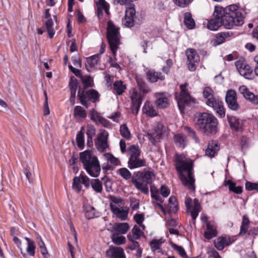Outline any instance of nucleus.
I'll return each mask as SVG.
<instances>
[{"instance_id": "obj_55", "label": "nucleus", "mask_w": 258, "mask_h": 258, "mask_svg": "<svg viewBox=\"0 0 258 258\" xmlns=\"http://www.w3.org/2000/svg\"><path fill=\"white\" fill-rule=\"evenodd\" d=\"M172 247L173 248L174 250L177 251L181 256L183 258L187 257L186 253L182 247L178 246L176 244L172 243Z\"/></svg>"}, {"instance_id": "obj_46", "label": "nucleus", "mask_w": 258, "mask_h": 258, "mask_svg": "<svg viewBox=\"0 0 258 258\" xmlns=\"http://www.w3.org/2000/svg\"><path fill=\"white\" fill-rule=\"evenodd\" d=\"M120 133L121 135L127 140L131 138V134L126 124H122L120 127Z\"/></svg>"}, {"instance_id": "obj_6", "label": "nucleus", "mask_w": 258, "mask_h": 258, "mask_svg": "<svg viewBox=\"0 0 258 258\" xmlns=\"http://www.w3.org/2000/svg\"><path fill=\"white\" fill-rule=\"evenodd\" d=\"M155 178V174L151 171L138 172L134 175L132 182L135 187L144 194L149 193L148 184H151Z\"/></svg>"}, {"instance_id": "obj_39", "label": "nucleus", "mask_w": 258, "mask_h": 258, "mask_svg": "<svg viewBox=\"0 0 258 258\" xmlns=\"http://www.w3.org/2000/svg\"><path fill=\"white\" fill-rule=\"evenodd\" d=\"M231 33L229 32H221L217 34L216 36L215 42L217 44H221L224 43L226 39L229 38Z\"/></svg>"}, {"instance_id": "obj_63", "label": "nucleus", "mask_w": 258, "mask_h": 258, "mask_svg": "<svg viewBox=\"0 0 258 258\" xmlns=\"http://www.w3.org/2000/svg\"><path fill=\"white\" fill-rule=\"evenodd\" d=\"M208 253L211 258H221L219 253L214 248L209 249Z\"/></svg>"}, {"instance_id": "obj_35", "label": "nucleus", "mask_w": 258, "mask_h": 258, "mask_svg": "<svg viewBox=\"0 0 258 258\" xmlns=\"http://www.w3.org/2000/svg\"><path fill=\"white\" fill-rule=\"evenodd\" d=\"M164 240L162 239L152 240L150 243L152 250L153 251L157 250L158 252H162L161 246Z\"/></svg>"}, {"instance_id": "obj_4", "label": "nucleus", "mask_w": 258, "mask_h": 258, "mask_svg": "<svg viewBox=\"0 0 258 258\" xmlns=\"http://www.w3.org/2000/svg\"><path fill=\"white\" fill-rule=\"evenodd\" d=\"M196 125L199 130L207 135H213L217 132V119L212 114L204 112L196 116Z\"/></svg>"}, {"instance_id": "obj_45", "label": "nucleus", "mask_w": 258, "mask_h": 258, "mask_svg": "<svg viewBox=\"0 0 258 258\" xmlns=\"http://www.w3.org/2000/svg\"><path fill=\"white\" fill-rule=\"evenodd\" d=\"M103 156L108 162H110L114 166H117L119 163V160L110 153H105Z\"/></svg>"}, {"instance_id": "obj_57", "label": "nucleus", "mask_w": 258, "mask_h": 258, "mask_svg": "<svg viewBox=\"0 0 258 258\" xmlns=\"http://www.w3.org/2000/svg\"><path fill=\"white\" fill-rule=\"evenodd\" d=\"M185 130L186 132L188 133V136L192 138L196 143H199V139L197 137L195 132L190 127L186 126L185 127Z\"/></svg>"}, {"instance_id": "obj_53", "label": "nucleus", "mask_w": 258, "mask_h": 258, "mask_svg": "<svg viewBox=\"0 0 258 258\" xmlns=\"http://www.w3.org/2000/svg\"><path fill=\"white\" fill-rule=\"evenodd\" d=\"M85 215L87 219L93 218L95 216V209L90 206L87 207L85 210Z\"/></svg>"}, {"instance_id": "obj_54", "label": "nucleus", "mask_w": 258, "mask_h": 258, "mask_svg": "<svg viewBox=\"0 0 258 258\" xmlns=\"http://www.w3.org/2000/svg\"><path fill=\"white\" fill-rule=\"evenodd\" d=\"M127 237L128 239L131 242V244L128 246V248L131 250L138 249L139 247V243L135 240V239L132 238V236L130 234L127 235Z\"/></svg>"}, {"instance_id": "obj_12", "label": "nucleus", "mask_w": 258, "mask_h": 258, "mask_svg": "<svg viewBox=\"0 0 258 258\" xmlns=\"http://www.w3.org/2000/svg\"><path fill=\"white\" fill-rule=\"evenodd\" d=\"M108 133L103 130L98 134L95 142L97 150L100 152H104L109 147L107 142Z\"/></svg>"}, {"instance_id": "obj_42", "label": "nucleus", "mask_w": 258, "mask_h": 258, "mask_svg": "<svg viewBox=\"0 0 258 258\" xmlns=\"http://www.w3.org/2000/svg\"><path fill=\"white\" fill-rule=\"evenodd\" d=\"M116 172L125 180L132 179L131 172L126 168H121L118 169Z\"/></svg>"}, {"instance_id": "obj_2", "label": "nucleus", "mask_w": 258, "mask_h": 258, "mask_svg": "<svg viewBox=\"0 0 258 258\" xmlns=\"http://www.w3.org/2000/svg\"><path fill=\"white\" fill-rule=\"evenodd\" d=\"M193 162L185 157H179L176 160V169L182 184L188 189H195V179L192 173Z\"/></svg>"}, {"instance_id": "obj_17", "label": "nucleus", "mask_w": 258, "mask_h": 258, "mask_svg": "<svg viewBox=\"0 0 258 258\" xmlns=\"http://www.w3.org/2000/svg\"><path fill=\"white\" fill-rule=\"evenodd\" d=\"M136 10L133 4L130 5L125 11V18L123 21L124 25L127 27H133L135 25Z\"/></svg>"}, {"instance_id": "obj_33", "label": "nucleus", "mask_w": 258, "mask_h": 258, "mask_svg": "<svg viewBox=\"0 0 258 258\" xmlns=\"http://www.w3.org/2000/svg\"><path fill=\"white\" fill-rule=\"evenodd\" d=\"M184 23L188 29H192L195 26V22L190 13L186 12L184 15Z\"/></svg>"}, {"instance_id": "obj_64", "label": "nucleus", "mask_w": 258, "mask_h": 258, "mask_svg": "<svg viewBox=\"0 0 258 258\" xmlns=\"http://www.w3.org/2000/svg\"><path fill=\"white\" fill-rule=\"evenodd\" d=\"M134 219L138 224H141L144 220V215L143 214H136Z\"/></svg>"}, {"instance_id": "obj_52", "label": "nucleus", "mask_w": 258, "mask_h": 258, "mask_svg": "<svg viewBox=\"0 0 258 258\" xmlns=\"http://www.w3.org/2000/svg\"><path fill=\"white\" fill-rule=\"evenodd\" d=\"M90 118L96 124H98V122L100 120V118L102 116L94 109H92L90 111Z\"/></svg>"}, {"instance_id": "obj_51", "label": "nucleus", "mask_w": 258, "mask_h": 258, "mask_svg": "<svg viewBox=\"0 0 258 258\" xmlns=\"http://www.w3.org/2000/svg\"><path fill=\"white\" fill-rule=\"evenodd\" d=\"M150 191L152 198L157 201H160V202H162L159 192L155 186H151Z\"/></svg>"}, {"instance_id": "obj_26", "label": "nucleus", "mask_w": 258, "mask_h": 258, "mask_svg": "<svg viewBox=\"0 0 258 258\" xmlns=\"http://www.w3.org/2000/svg\"><path fill=\"white\" fill-rule=\"evenodd\" d=\"M207 229L204 232V236L208 239H210L213 237L216 236L217 230L216 226L214 223H212L207 221Z\"/></svg>"}, {"instance_id": "obj_11", "label": "nucleus", "mask_w": 258, "mask_h": 258, "mask_svg": "<svg viewBox=\"0 0 258 258\" xmlns=\"http://www.w3.org/2000/svg\"><path fill=\"white\" fill-rule=\"evenodd\" d=\"M185 204L187 212H190L192 219L195 221L199 215L201 210V205L198 199H195L193 203L191 198H187L185 200Z\"/></svg>"}, {"instance_id": "obj_58", "label": "nucleus", "mask_w": 258, "mask_h": 258, "mask_svg": "<svg viewBox=\"0 0 258 258\" xmlns=\"http://www.w3.org/2000/svg\"><path fill=\"white\" fill-rule=\"evenodd\" d=\"M122 202V199L119 197H111L110 206L111 210H112V206L118 207L117 205Z\"/></svg>"}, {"instance_id": "obj_8", "label": "nucleus", "mask_w": 258, "mask_h": 258, "mask_svg": "<svg viewBox=\"0 0 258 258\" xmlns=\"http://www.w3.org/2000/svg\"><path fill=\"white\" fill-rule=\"evenodd\" d=\"M107 38L110 50L113 55L115 56L118 49L120 36L119 29L116 27L111 21L107 23Z\"/></svg>"}, {"instance_id": "obj_24", "label": "nucleus", "mask_w": 258, "mask_h": 258, "mask_svg": "<svg viewBox=\"0 0 258 258\" xmlns=\"http://www.w3.org/2000/svg\"><path fill=\"white\" fill-rule=\"evenodd\" d=\"M130 228L127 223H115L111 227V232L118 234H125Z\"/></svg>"}, {"instance_id": "obj_7", "label": "nucleus", "mask_w": 258, "mask_h": 258, "mask_svg": "<svg viewBox=\"0 0 258 258\" xmlns=\"http://www.w3.org/2000/svg\"><path fill=\"white\" fill-rule=\"evenodd\" d=\"M203 96L207 99V105L212 107L217 115L221 117L225 116V112L222 102L214 97L213 91L210 87L204 88Z\"/></svg>"}, {"instance_id": "obj_48", "label": "nucleus", "mask_w": 258, "mask_h": 258, "mask_svg": "<svg viewBox=\"0 0 258 258\" xmlns=\"http://www.w3.org/2000/svg\"><path fill=\"white\" fill-rule=\"evenodd\" d=\"M81 182V180L80 177L76 176L74 178L72 188L77 192H80L81 190L82 185Z\"/></svg>"}, {"instance_id": "obj_40", "label": "nucleus", "mask_w": 258, "mask_h": 258, "mask_svg": "<svg viewBox=\"0 0 258 258\" xmlns=\"http://www.w3.org/2000/svg\"><path fill=\"white\" fill-rule=\"evenodd\" d=\"M25 239L27 242V247L26 248L27 253L32 256H34L35 253V249L36 246L34 241L28 237H25Z\"/></svg>"}, {"instance_id": "obj_60", "label": "nucleus", "mask_w": 258, "mask_h": 258, "mask_svg": "<svg viewBox=\"0 0 258 258\" xmlns=\"http://www.w3.org/2000/svg\"><path fill=\"white\" fill-rule=\"evenodd\" d=\"M79 177L80 178L82 183L85 187L88 188L90 186L91 181L88 176L81 173Z\"/></svg>"}, {"instance_id": "obj_61", "label": "nucleus", "mask_w": 258, "mask_h": 258, "mask_svg": "<svg viewBox=\"0 0 258 258\" xmlns=\"http://www.w3.org/2000/svg\"><path fill=\"white\" fill-rule=\"evenodd\" d=\"M174 3L182 8L186 7L190 2V0H173Z\"/></svg>"}, {"instance_id": "obj_56", "label": "nucleus", "mask_w": 258, "mask_h": 258, "mask_svg": "<svg viewBox=\"0 0 258 258\" xmlns=\"http://www.w3.org/2000/svg\"><path fill=\"white\" fill-rule=\"evenodd\" d=\"M102 179L104 181V184L106 191L109 192L112 191V181L108 178H103Z\"/></svg>"}, {"instance_id": "obj_10", "label": "nucleus", "mask_w": 258, "mask_h": 258, "mask_svg": "<svg viewBox=\"0 0 258 258\" xmlns=\"http://www.w3.org/2000/svg\"><path fill=\"white\" fill-rule=\"evenodd\" d=\"M78 97L81 104L87 108L88 104L87 99L93 103H95L99 101L100 94L94 89H91L86 91L79 90Z\"/></svg>"}, {"instance_id": "obj_27", "label": "nucleus", "mask_w": 258, "mask_h": 258, "mask_svg": "<svg viewBox=\"0 0 258 258\" xmlns=\"http://www.w3.org/2000/svg\"><path fill=\"white\" fill-rule=\"evenodd\" d=\"M111 211L121 220H125L127 218L128 211L124 210L122 207L112 206Z\"/></svg>"}, {"instance_id": "obj_59", "label": "nucleus", "mask_w": 258, "mask_h": 258, "mask_svg": "<svg viewBox=\"0 0 258 258\" xmlns=\"http://www.w3.org/2000/svg\"><path fill=\"white\" fill-rule=\"evenodd\" d=\"M245 188L249 191L253 190L258 191V183L247 181L245 183Z\"/></svg>"}, {"instance_id": "obj_21", "label": "nucleus", "mask_w": 258, "mask_h": 258, "mask_svg": "<svg viewBox=\"0 0 258 258\" xmlns=\"http://www.w3.org/2000/svg\"><path fill=\"white\" fill-rule=\"evenodd\" d=\"M155 97L157 98L155 103L161 109L167 108L169 104V99L165 93H156Z\"/></svg>"}, {"instance_id": "obj_20", "label": "nucleus", "mask_w": 258, "mask_h": 258, "mask_svg": "<svg viewBox=\"0 0 258 258\" xmlns=\"http://www.w3.org/2000/svg\"><path fill=\"white\" fill-rule=\"evenodd\" d=\"M239 92L247 100L254 104H258V95H254L250 92L245 86H241L239 88Z\"/></svg>"}, {"instance_id": "obj_9", "label": "nucleus", "mask_w": 258, "mask_h": 258, "mask_svg": "<svg viewBox=\"0 0 258 258\" xmlns=\"http://www.w3.org/2000/svg\"><path fill=\"white\" fill-rule=\"evenodd\" d=\"M130 157L128 161V166L131 169L140 168L146 165V161L141 159L140 155L141 152L138 147L132 145L128 148Z\"/></svg>"}, {"instance_id": "obj_25", "label": "nucleus", "mask_w": 258, "mask_h": 258, "mask_svg": "<svg viewBox=\"0 0 258 258\" xmlns=\"http://www.w3.org/2000/svg\"><path fill=\"white\" fill-rule=\"evenodd\" d=\"M146 76L148 81L152 83L165 80V77L161 72H156L154 70H150L147 71Z\"/></svg>"}, {"instance_id": "obj_36", "label": "nucleus", "mask_w": 258, "mask_h": 258, "mask_svg": "<svg viewBox=\"0 0 258 258\" xmlns=\"http://www.w3.org/2000/svg\"><path fill=\"white\" fill-rule=\"evenodd\" d=\"M45 26L50 38H52L55 34L54 23L52 19L47 20L45 22Z\"/></svg>"}, {"instance_id": "obj_5", "label": "nucleus", "mask_w": 258, "mask_h": 258, "mask_svg": "<svg viewBox=\"0 0 258 258\" xmlns=\"http://www.w3.org/2000/svg\"><path fill=\"white\" fill-rule=\"evenodd\" d=\"M80 158L87 173L92 177H98L101 168L97 158L92 156L90 151H85L80 153Z\"/></svg>"}, {"instance_id": "obj_1", "label": "nucleus", "mask_w": 258, "mask_h": 258, "mask_svg": "<svg viewBox=\"0 0 258 258\" xmlns=\"http://www.w3.org/2000/svg\"><path fill=\"white\" fill-rule=\"evenodd\" d=\"M244 17L241 10L236 5L225 8L215 6L213 18L208 21L207 28L212 31L217 30L221 26L230 29L234 26H241Z\"/></svg>"}, {"instance_id": "obj_30", "label": "nucleus", "mask_w": 258, "mask_h": 258, "mask_svg": "<svg viewBox=\"0 0 258 258\" xmlns=\"http://www.w3.org/2000/svg\"><path fill=\"white\" fill-rule=\"evenodd\" d=\"M142 110L144 113L150 117H154L157 115V112L154 107L148 101L145 102Z\"/></svg>"}, {"instance_id": "obj_31", "label": "nucleus", "mask_w": 258, "mask_h": 258, "mask_svg": "<svg viewBox=\"0 0 258 258\" xmlns=\"http://www.w3.org/2000/svg\"><path fill=\"white\" fill-rule=\"evenodd\" d=\"M84 132L85 127L82 126L76 137V142L78 147L82 149L84 147Z\"/></svg>"}, {"instance_id": "obj_3", "label": "nucleus", "mask_w": 258, "mask_h": 258, "mask_svg": "<svg viewBox=\"0 0 258 258\" xmlns=\"http://www.w3.org/2000/svg\"><path fill=\"white\" fill-rule=\"evenodd\" d=\"M136 81L139 90L133 88L130 92L132 112L136 115L138 113L145 95L151 91L150 88L142 79L136 78Z\"/></svg>"}, {"instance_id": "obj_29", "label": "nucleus", "mask_w": 258, "mask_h": 258, "mask_svg": "<svg viewBox=\"0 0 258 258\" xmlns=\"http://www.w3.org/2000/svg\"><path fill=\"white\" fill-rule=\"evenodd\" d=\"M99 54H95L88 58L85 63L86 68L88 71L95 67L100 60Z\"/></svg>"}, {"instance_id": "obj_37", "label": "nucleus", "mask_w": 258, "mask_h": 258, "mask_svg": "<svg viewBox=\"0 0 258 258\" xmlns=\"http://www.w3.org/2000/svg\"><path fill=\"white\" fill-rule=\"evenodd\" d=\"M111 237L112 241L116 245H121L126 242L125 237L121 234L112 233Z\"/></svg>"}, {"instance_id": "obj_62", "label": "nucleus", "mask_w": 258, "mask_h": 258, "mask_svg": "<svg viewBox=\"0 0 258 258\" xmlns=\"http://www.w3.org/2000/svg\"><path fill=\"white\" fill-rule=\"evenodd\" d=\"M96 5L98 9L104 10L109 5L105 0H98L96 2Z\"/></svg>"}, {"instance_id": "obj_43", "label": "nucleus", "mask_w": 258, "mask_h": 258, "mask_svg": "<svg viewBox=\"0 0 258 258\" xmlns=\"http://www.w3.org/2000/svg\"><path fill=\"white\" fill-rule=\"evenodd\" d=\"M91 185L93 190L98 193L102 191V185L101 182L98 179H94L91 181Z\"/></svg>"}, {"instance_id": "obj_18", "label": "nucleus", "mask_w": 258, "mask_h": 258, "mask_svg": "<svg viewBox=\"0 0 258 258\" xmlns=\"http://www.w3.org/2000/svg\"><path fill=\"white\" fill-rule=\"evenodd\" d=\"M226 102L229 108L233 110H237L239 105L237 102L236 93L233 90L227 91L225 97Z\"/></svg>"}, {"instance_id": "obj_38", "label": "nucleus", "mask_w": 258, "mask_h": 258, "mask_svg": "<svg viewBox=\"0 0 258 258\" xmlns=\"http://www.w3.org/2000/svg\"><path fill=\"white\" fill-rule=\"evenodd\" d=\"M174 142L177 146L184 148L186 145V138L182 134H178L174 136Z\"/></svg>"}, {"instance_id": "obj_23", "label": "nucleus", "mask_w": 258, "mask_h": 258, "mask_svg": "<svg viewBox=\"0 0 258 258\" xmlns=\"http://www.w3.org/2000/svg\"><path fill=\"white\" fill-rule=\"evenodd\" d=\"M108 258H126L123 249L119 247H112L106 251Z\"/></svg>"}, {"instance_id": "obj_49", "label": "nucleus", "mask_w": 258, "mask_h": 258, "mask_svg": "<svg viewBox=\"0 0 258 258\" xmlns=\"http://www.w3.org/2000/svg\"><path fill=\"white\" fill-rule=\"evenodd\" d=\"M133 235L132 238L135 239H139L142 235H143V231L140 229L139 226L135 225L132 230Z\"/></svg>"}, {"instance_id": "obj_32", "label": "nucleus", "mask_w": 258, "mask_h": 258, "mask_svg": "<svg viewBox=\"0 0 258 258\" xmlns=\"http://www.w3.org/2000/svg\"><path fill=\"white\" fill-rule=\"evenodd\" d=\"M126 87L121 81H116L113 83V89L116 94L121 95L125 90Z\"/></svg>"}, {"instance_id": "obj_41", "label": "nucleus", "mask_w": 258, "mask_h": 258, "mask_svg": "<svg viewBox=\"0 0 258 258\" xmlns=\"http://www.w3.org/2000/svg\"><path fill=\"white\" fill-rule=\"evenodd\" d=\"M226 184L229 186L230 191L233 192L236 194H240L242 192V187L241 186H236L235 184L230 180H228Z\"/></svg>"}, {"instance_id": "obj_47", "label": "nucleus", "mask_w": 258, "mask_h": 258, "mask_svg": "<svg viewBox=\"0 0 258 258\" xmlns=\"http://www.w3.org/2000/svg\"><path fill=\"white\" fill-rule=\"evenodd\" d=\"M78 86L77 80L74 77L70 78L69 82V87L71 93H76V91Z\"/></svg>"}, {"instance_id": "obj_15", "label": "nucleus", "mask_w": 258, "mask_h": 258, "mask_svg": "<svg viewBox=\"0 0 258 258\" xmlns=\"http://www.w3.org/2000/svg\"><path fill=\"white\" fill-rule=\"evenodd\" d=\"M186 84L181 85V92L177 98L178 107L181 111L184 109L185 104H187L191 100V97L186 89Z\"/></svg>"}, {"instance_id": "obj_28", "label": "nucleus", "mask_w": 258, "mask_h": 258, "mask_svg": "<svg viewBox=\"0 0 258 258\" xmlns=\"http://www.w3.org/2000/svg\"><path fill=\"white\" fill-rule=\"evenodd\" d=\"M219 145L216 142H211L208 144V148L205 151V154L210 157L215 156V154L219 150Z\"/></svg>"}, {"instance_id": "obj_50", "label": "nucleus", "mask_w": 258, "mask_h": 258, "mask_svg": "<svg viewBox=\"0 0 258 258\" xmlns=\"http://www.w3.org/2000/svg\"><path fill=\"white\" fill-rule=\"evenodd\" d=\"M82 82L84 85V89L92 87L93 85V79L90 76H81Z\"/></svg>"}, {"instance_id": "obj_34", "label": "nucleus", "mask_w": 258, "mask_h": 258, "mask_svg": "<svg viewBox=\"0 0 258 258\" xmlns=\"http://www.w3.org/2000/svg\"><path fill=\"white\" fill-rule=\"evenodd\" d=\"M250 221L246 215H244L242 217V221L240 226V231L239 235H242L246 233L247 232Z\"/></svg>"}, {"instance_id": "obj_44", "label": "nucleus", "mask_w": 258, "mask_h": 258, "mask_svg": "<svg viewBox=\"0 0 258 258\" xmlns=\"http://www.w3.org/2000/svg\"><path fill=\"white\" fill-rule=\"evenodd\" d=\"M74 115L75 117L84 118L87 116L86 110L80 106H77L74 110Z\"/></svg>"}, {"instance_id": "obj_22", "label": "nucleus", "mask_w": 258, "mask_h": 258, "mask_svg": "<svg viewBox=\"0 0 258 258\" xmlns=\"http://www.w3.org/2000/svg\"><path fill=\"white\" fill-rule=\"evenodd\" d=\"M227 118L230 128L236 132L242 130L243 121L242 120L234 116L227 115Z\"/></svg>"}, {"instance_id": "obj_19", "label": "nucleus", "mask_w": 258, "mask_h": 258, "mask_svg": "<svg viewBox=\"0 0 258 258\" xmlns=\"http://www.w3.org/2000/svg\"><path fill=\"white\" fill-rule=\"evenodd\" d=\"M234 241L233 238L228 236H221L214 242L215 246L219 250H222L225 246L232 244Z\"/></svg>"}, {"instance_id": "obj_16", "label": "nucleus", "mask_w": 258, "mask_h": 258, "mask_svg": "<svg viewBox=\"0 0 258 258\" xmlns=\"http://www.w3.org/2000/svg\"><path fill=\"white\" fill-rule=\"evenodd\" d=\"M235 64L236 69L241 76L247 79H252V70L249 65L241 60L236 61Z\"/></svg>"}, {"instance_id": "obj_13", "label": "nucleus", "mask_w": 258, "mask_h": 258, "mask_svg": "<svg viewBox=\"0 0 258 258\" xmlns=\"http://www.w3.org/2000/svg\"><path fill=\"white\" fill-rule=\"evenodd\" d=\"M188 62V68L190 71H195L197 69L196 63L200 60V57L197 51L192 48H188L185 51Z\"/></svg>"}, {"instance_id": "obj_14", "label": "nucleus", "mask_w": 258, "mask_h": 258, "mask_svg": "<svg viewBox=\"0 0 258 258\" xmlns=\"http://www.w3.org/2000/svg\"><path fill=\"white\" fill-rule=\"evenodd\" d=\"M164 126L162 124L157 123L154 126V132L147 133L146 136L153 145H155L162 137L164 132Z\"/></svg>"}]
</instances>
